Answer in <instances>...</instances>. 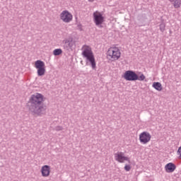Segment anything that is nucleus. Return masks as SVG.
I'll return each mask as SVG.
<instances>
[{
    "instance_id": "20",
    "label": "nucleus",
    "mask_w": 181,
    "mask_h": 181,
    "mask_svg": "<svg viewBox=\"0 0 181 181\" xmlns=\"http://www.w3.org/2000/svg\"><path fill=\"white\" fill-rule=\"evenodd\" d=\"M178 155H179L178 158H179V159H181V153H180V154H178Z\"/></svg>"
},
{
    "instance_id": "21",
    "label": "nucleus",
    "mask_w": 181,
    "mask_h": 181,
    "mask_svg": "<svg viewBox=\"0 0 181 181\" xmlns=\"http://www.w3.org/2000/svg\"><path fill=\"white\" fill-rule=\"evenodd\" d=\"M169 2H175V0H168Z\"/></svg>"
},
{
    "instance_id": "14",
    "label": "nucleus",
    "mask_w": 181,
    "mask_h": 181,
    "mask_svg": "<svg viewBox=\"0 0 181 181\" xmlns=\"http://www.w3.org/2000/svg\"><path fill=\"white\" fill-rule=\"evenodd\" d=\"M181 0H175L173 3V6L175 9H177L180 7Z\"/></svg>"
},
{
    "instance_id": "18",
    "label": "nucleus",
    "mask_w": 181,
    "mask_h": 181,
    "mask_svg": "<svg viewBox=\"0 0 181 181\" xmlns=\"http://www.w3.org/2000/svg\"><path fill=\"white\" fill-rule=\"evenodd\" d=\"M54 131H63V127L61 126H57L54 127Z\"/></svg>"
},
{
    "instance_id": "12",
    "label": "nucleus",
    "mask_w": 181,
    "mask_h": 181,
    "mask_svg": "<svg viewBox=\"0 0 181 181\" xmlns=\"http://www.w3.org/2000/svg\"><path fill=\"white\" fill-rule=\"evenodd\" d=\"M41 173L43 177H47L50 175V166L45 165L41 168Z\"/></svg>"
},
{
    "instance_id": "17",
    "label": "nucleus",
    "mask_w": 181,
    "mask_h": 181,
    "mask_svg": "<svg viewBox=\"0 0 181 181\" xmlns=\"http://www.w3.org/2000/svg\"><path fill=\"white\" fill-rule=\"evenodd\" d=\"M159 26L160 32L163 33L165 32V28H166V24L165 23H161Z\"/></svg>"
},
{
    "instance_id": "9",
    "label": "nucleus",
    "mask_w": 181,
    "mask_h": 181,
    "mask_svg": "<svg viewBox=\"0 0 181 181\" xmlns=\"http://www.w3.org/2000/svg\"><path fill=\"white\" fill-rule=\"evenodd\" d=\"M151 138H152V136H151V134L148 132H143L139 134V141L141 144H148V142L151 141Z\"/></svg>"
},
{
    "instance_id": "19",
    "label": "nucleus",
    "mask_w": 181,
    "mask_h": 181,
    "mask_svg": "<svg viewBox=\"0 0 181 181\" xmlns=\"http://www.w3.org/2000/svg\"><path fill=\"white\" fill-rule=\"evenodd\" d=\"M124 170H126V172H129V170H131V165H126L124 166Z\"/></svg>"
},
{
    "instance_id": "4",
    "label": "nucleus",
    "mask_w": 181,
    "mask_h": 181,
    "mask_svg": "<svg viewBox=\"0 0 181 181\" xmlns=\"http://www.w3.org/2000/svg\"><path fill=\"white\" fill-rule=\"evenodd\" d=\"M122 77L127 81H136L138 74L132 70H128L124 72Z\"/></svg>"
},
{
    "instance_id": "11",
    "label": "nucleus",
    "mask_w": 181,
    "mask_h": 181,
    "mask_svg": "<svg viewBox=\"0 0 181 181\" xmlns=\"http://www.w3.org/2000/svg\"><path fill=\"white\" fill-rule=\"evenodd\" d=\"M165 170L167 173H173L176 170V165L173 163H168L165 166Z\"/></svg>"
},
{
    "instance_id": "7",
    "label": "nucleus",
    "mask_w": 181,
    "mask_h": 181,
    "mask_svg": "<svg viewBox=\"0 0 181 181\" xmlns=\"http://www.w3.org/2000/svg\"><path fill=\"white\" fill-rule=\"evenodd\" d=\"M60 18L63 22H65V23H69V22H71L73 20V15H71L69 11L65 10L60 14Z\"/></svg>"
},
{
    "instance_id": "8",
    "label": "nucleus",
    "mask_w": 181,
    "mask_h": 181,
    "mask_svg": "<svg viewBox=\"0 0 181 181\" xmlns=\"http://www.w3.org/2000/svg\"><path fill=\"white\" fill-rule=\"evenodd\" d=\"M107 55L114 59L115 60H118L121 57V52L119 49L117 47L109 49L107 52Z\"/></svg>"
},
{
    "instance_id": "5",
    "label": "nucleus",
    "mask_w": 181,
    "mask_h": 181,
    "mask_svg": "<svg viewBox=\"0 0 181 181\" xmlns=\"http://www.w3.org/2000/svg\"><path fill=\"white\" fill-rule=\"evenodd\" d=\"M93 16L96 26H100V25L104 23V16H103V13H101L100 11H95Z\"/></svg>"
},
{
    "instance_id": "2",
    "label": "nucleus",
    "mask_w": 181,
    "mask_h": 181,
    "mask_svg": "<svg viewBox=\"0 0 181 181\" xmlns=\"http://www.w3.org/2000/svg\"><path fill=\"white\" fill-rule=\"evenodd\" d=\"M82 56L86 59V64L90 63L93 70H96L97 63L95 62V57H94V53L91 50L90 47H86L82 52Z\"/></svg>"
},
{
    "instance_id": "13",
    "label": "nucleus",
    "mask_w": 181,
    "mask_h": 181,
    "mask_svg": "<svg viewBox=\"0 0 181 181\" xmlns=\"http://www.w3.org/2000/svg\"><path fill=\"white\" fill-rule=\"evenodd\" d=\"M152 87L155 88L157 91H162L163 88L162 87V83L160 82H154L153 83Z\"/></svg>"
},
{
    "instance_id": "6",
    "label": "nucleus",
    "mask_w": 181,
    "mask_h": 181,
    "mask_svg": "<svg viewBox=\"0 0 181 181\" xmlns=\"http://www.w3.org/2000/svg\"><path fill=\"white\" fill-rule=\"evenodd\" d=\"M115 160H117L119 163H124L125 160L129 162V163H131V160H129V158L125 156V153H124L123 152H119V153H115Z\"/></svg>"
},
{
    "instance_id": "10",
    "label": "nucleus",
    "mask_w": 181,
    "mask_h": 181,
    "mask_svg": "<svg viewBox=\"0 0 181 181\" xmlns=\"http://www.w3.org/2000/svg\"><path fill=\"white\" fill-rule=\"evenodd\" d=\"M63 43H64L63 47L64 50H66V51H69L73 49V47L74 46V41L73 40V38L65 40L63 41Z\"/></svg>"
},
{
    "instance_id": "15",
    "label": "nucleus",
    "mask_w": 181,
    "mask_h": 181,
    "mask_svg": "<svg viewBox=\"0 0 181 181\" xmlns=\"http://www.w3.org/2000/svg\"><path fill=\"white\" fill-rule=\"evenodd\" d=\"M62 53H63V50H62V49H55L53 51L54 56H60Z\"/></svg>"
},
{
    "instance_id": "22",
    "label": "nucleus",
    "mask_w": 181,
    "mask_h": 181,
    "mask_svg": "<svg viewBox=\"0 0 181 181\" xmlns=\"http://www.w3.org/2000/svg\"><path fill=\"white\" fill-rule=\"evenodd\" d=\"M88 2H94V0H88Z\"/></svg>"
},
{
    "instance_id": "1",
    "label": "nucleus",
    "mask_w": 181,
    "mask_h": 181,
    "mask_svg": "<svg viewBox=\"0 0 181 181\" xmlns=\"http://www.w3.org/2000/svg\"><path fill=\"white\" fill-rule=\"evenodd\" d=\"M45 101H46V98L42 93H35L31 95L27 107L32 115L42 117V115H46L47 106L45 104Z\"/></svg>"
},
{
    "instance_id": "3",
    "label": "nucleus",
    "mask_w": 181,
    "mask_h": 181,
    "mask_svg": "<svg viewBox=\"0 0 181 181\" xmlns=\"http://www.w3.org/2000/svg\"><path fill=\"white\" fill-rule=\"evenodd\" d=\"M35 67L37 69V74L38 77H42L46 74V65L42 60H37L35 62Z\"/></svg>"
},
{
    "instance_id": "16",
    "label": "nucleus",
    "mask_w": 181,
    "mask_h": 181,
    "mask_svg": "<svg viewBox=\"0 0 181 181\" xmlns=\"http://www.w3.org/2000/svg\"><path fill=\"white\" fill-rule=\"evenodd\" d=\"M146 77L145 75H144V74H141L140 76L139 74H137V79L136 81L139 80V81H144V80H145Z\"/></svg>"
}]
</instances>
